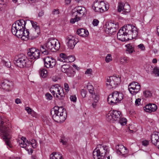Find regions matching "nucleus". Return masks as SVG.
Returning a JSON list of instances; mask_svg holds the SVG:
<instances>
[{
  "instance_id": "59",
  "label": "nucleus",
  "mask_w": 159,
  "mask_h": 159,
  "mask_svg": "<svg viewBox=\"0 0 159 159\" xmlns=\"http://www.w3.org/2000/svg\"><path fill=\"white\" fill-rule=\"evenodd\" d=\"M7 0H0V3L2 5H4L6 3Z\"/></svg>"
},
{
  "instance_id": "8",
  "label": "nucleus",
  "mask_w": 159,
  "mask_h": 159,
  "mask_svg": "<svg viewBox=\"0 0 159 159\" xmlns=\"http://www.w3.org/2000/svg\"><path fill=\"white\" fill-rule=\"evenodd\" d=\"M1 132L2 137L4 140L6 145L7 146V148H12V145L11 144L10 141V139L11 138V130L9 127H5L1 130Z\"/></svg>"
},
{
  "instance_id": "40",
  "label": "nucleus",
  "mask_w": 159,
  "mask_h": 159,
  "mask_svg": "<svg viewBox=\"0 0 159 159\" xmlns=\"http://www.w3.org/2000/svg\"><path fill=\"white\" fill-rule=\"evenodd\" d=\"M70 67H69V66L65 65H63L61 67V70L62 72L65 73L68 69V68Z\"/></svg>"
},
{
  "instance_id": "39",
  "label": "nucleus",
  "mask_w": 159,
  "mask_h": 159,
  "mask_svg": "<svg viewBox=\"0 0 159 159\" xmlns=\"http://www.w3.org/2000/svg\"><path fill=\"white\" fill-rule=\"evenodd\" d=\"M2 62L3 65H4L7 68H10L11 66V62L8 61H6L4 60H2Z\"/></svg>"
},
{
  "instance_id": "47",
  "label": "nucleus",
  "mask_w": 159,
  "mask_h": 159,
  "mask_svg": "<svg viewBox=\"0 0 159 159\" xmlns=\"http://www.w3.org/2000/svg\"><path fill=\"white\" fill-rule=\"evenodd\" d=\"M70 99L71 101L75 102L76 101L77 98L75 95L70 96Z\"/></svg>"
},
{
  "instance_id": "25",
  "label": "nucleus",
  "mask_w": 159,
  "mask_h": 159,
  "mask_svg": "<svg viewBox=\"0 0 159 159\" xmlns=\"http://www.w3.org/2000/svg\"><path fill=\"white\" fill-rule=\"evenodd\" d=\"M98 6H92V8L96 12L98 13H102L104 12L105 10L104 9V7H102L101 6V4L100 3H98Z\"/></svg>"
},
{
  "instance_id": "60",
  "label": "nucleus",
  "mask_w": 159,
  "mask_h": 159,
  "mask_svg": "<svg viewBox=\"0 0 159 159\" xmlns=\"http://www.w3.org/2000/svg\"><path fill=\"white\" fill-rule=\"evenodd\" d=\"M71 0H65V4L67 5L70 4L71 2Z\"/></svg>"
},
{
  "instance_id": "34",
  "label": "nucleus",
  "mask_w": 159,
  "mask_h": 159,
  "mask_svg": "<svg viewBox=\"0 0 159 159\" xmlns=\"http://www.w3.org/2000/svg\"><path fill=\"white\" fill-rule=\"evenodd\" d=\"M39 74L42 77L44 78L47 76V71L45 69H41L40 70Z\"/></svg>"
},
{
  "instance_id": "13",
  "label": "nucleus",
  "mask_w": 159,
  "mask_h": 159,
  "mask_svg": "<svg viewBox=\"0 0 159 159\" xmlns=\"http://www.w3.org/2000/svg\"><path fill=\"white\" fill-rule=\"evenodd\" d=\"M44 66L47 68H52L56 63V60L51 57L47 56L43 59Z\"/></svg>"
},
{
  "instance_id": "21",
  "label": "nucleus",
  "mask_w": 159,
  "mask_h": 159,
  "mask_svg": "<svg viewBox=\"0 0 159 159\" xmlns=\"http://www.w3.org/2000/svg\"><path fill=\"white\" fill-rule=\"evenodd\" d=\"M151 141L154 145L156 146L159 143V133L155 132L151 136Z\"/></svg>"
},
{
  "instance_id": "2",
  "label": "nucleus",
  "mask_w": 159,
  "mask_h": 159,
  "mask_svg": "<svg viewBox=\"0 0 159 159\" xmlns=\"http://www.w3.org/2000/svg\"><path fill=\"white\" fill-rule=\"evenodd\" d=\"M138 35L137 28L131 24H128L121 28L117 34V38L123 42L135 38Z\"/></svg>"
},
{
  "instance_id": "44",
  "label": "nucleus",
  "mask_w": 159,
  "mask_h": 159,
  "mask_svg": "<svg viewBox=\"0 0 159 159\" xmlns=\"http://www.w3.org/2000/svg\"><path fill=\"white\" fill-rule=\"evenodd\" d=\"M88 89L89 93L92 94H93L95 92L93 90V88L92 85H89L88 86Z\"/></svg>"
},
{
  "instance_id": "46",
  "label": "nucleus",
  "mask_w": 159,
  "mask_h": 159,
  "mask_svg": "<svg viewBox=\"0 0 159 159\" xmlns=\"http://www.w3.org/2000/svg\"><path fill=\"white\" fill-rule=\"evenodd\" d=\"M153 72L156 76H159V67L155 68L153 70Z\"/></svg>"
},
{
  "instance_id": "58",
  "label": "nucleus",
  "mask_w": 159,
  "mask_h": 159,
  "mask_svg": "<svg viewBox=\"0 0 159 159\" xmlns=\"http://www.w3.org/2000/svg\"><path fill=\"white\" fill-rule=\"evenodd\" d=\"M138 46L139 48L141 49L142 50H144L145 49V48L143 44H139Z\"/></svg>"
},
{
  "instance_id": "48",
  "label": "nucleus",
  "mask_w": 159,
  "mask_h": 159,
  "mask_svg": "<svg viewBox=\"0 0 159 159\" xmlns=\"http://www.w3.org/2000/svg\"><path fill=\"white\" fill-rule=\"evenodd\" d=\"M142 144L144 146H147L149 144V141L146 140H143L142 142Z\"/></svg>"
},
{
  "instance_id": "61",
  "label": "nucleus",
  "mask_w": 159,
  "mask_h": 159,
  "mask_svg": "<svg viewBox=\"0 0 159 159\" xmlns=\"http://www.w3.org/2000/svg\"><path fill=\"white\" fill-rule=\"evenodd\" d=\"M15 102L17 104L20 103H21L20 100L19 98H17L15 100Z\"/></svg>"
},
{
  "instance_id": "10",
  "label": "nucleus",
  "mask_w": 159,
  "mask_h": 159,
  "mask_svg": "<svg viewBox=\"0 0 159 159\" xmlns=\"http://www.w3.org/2000/svg\"><path fill=\"white\" fill-rule=\"evenodd\" d=\"M128 89L131 94L135 95L140 90L141 86L139 83L136 82H133L129 84Z\"/></svg>"
},
{
  "instance_id": "37",
  "label": "nucleus",
  "mask_w": 159,
  "mask_h": 159,
  "mask_svg": "<svg viewBox=\"0 0 159 159\" xmlns=\"http://www.w3.org/2000/svg\"><path fill=\"white\" fill-rule=\"evenodd\" d=\"M80 18L78 16H76V15L75 16V17L73 18H72L70 20V22L72 24H74L75 22H77L80 20Z\"/></svg>"
},
{
  "instance_id": "19",
  "label": "nucleus",
  "mask_w": 159,
  "mask_h": 159,
  "mask_svg": "<svg viewBox=\"0 0 159 159\" xmlns=\"http://www.w3.org/2000/svg\"><path fill=\"white\" fill-rule=\"evenodd\" d=\"M144 110L147 112H151L155 111L157 108V106L155 104L150 103L146 105L144 107Z\"/></svg>"
},
{
  "instance_id": "62",
  "label": "nucleus",
  "mask_w": 159,
  "mask_h": 159,
  "mask_svg": "<svg viewBox=\"0 0 159 159\" xmlns=\"http://www.w3.org/2000/svg\"><path fill=\"white\" fill-rule=\"evenodd\" d=\"M31 142L30 141H28V140H26L25 144H26V146L31 145Z\"/></svg>"
},
{
  "instance_id": "29",
  "label": "nucleus",
  "mask_w": 159,
  "mask_h": 159,
  "mask_svg": "<svg viewBox=\"0 0 159 159\" xmlns=\"http://www.w3.org/2000/svg\"><path fill=\"white\" fill-rule=\"evenodd\" d=\"M67 56L64 53H61L60 54V56L58 58V60L63 62H66V60L67 59Z\"/></svg>"
},
{
  "instance_id": "24",
  "label": "nucleus",
  "mask_w": 159,
  "mask_h": 159,
  "mask_svg": "<svg viewBox=\"0 0 159 159\" xmlns=\"http://www.w3.org/2000/svg\"><path fill=\"white\" fill-rule=\"evenodd\" d=\"M76 33L79 35L83 37H87L89 33L87 30L82 28L78 29Z\"/></svg>"
},
{
  "instance_id": "55",
  "label": "nucleus",
  "mask_w": 159,
  "mask_h": 159,
  "mask_svg": "<svg viewBox=\"0 0 159 159\" xmlns=\"http://www.w3.org/2000/svg\"><path fill=\"white\" fill-rule=\"evenodd\" d=\"M99 21L98 20L94 19L93 21V24L94 26H97L99 23Z\"/></svg>"
},
{
  "instance_id": "43",
  "label": "nucleus",
  "mask_w": 159,
  "mask_h": 159,
  "mask_svg": "<svg viewBox=\"0 0 159 159\" xmlns=\"http://www.w3.org/2000/svg\"><path fill=\"white\" fill-rule=\"evenodd\" d=\"M91 95L94 101L97 102L99 99V96L98 94H96L95 93Z\"/></svg>"
},
{
  "instance_id": "32",
  "label": "nucleus",
  "mask_w": 159,
  "mask_h": 159,
  "mask_svg": "<svg viewBox=\"0 0 159 159\" xmlns=\"http://www.w3.org/2000/svg\"><path fill=\"white\" fill-rule=\"evenodd\" d=\"M111 80L114 81L115 84L116 86L120 84L121 81L120 78L119 77L111 76Z\"/></svg>"
},
{
  "instance_id": "27",
  "label": "nucleus",
  "mask_w": 159,
  "mask_h": 159,
  "mask_svg": "<svg viewBox=\"0 0 159 159\" xmlns=\"http://www.w3.org/2000/svg\"><path fill=\"white\" fill-rule=\"evenodd\" d=\"M65 73H66L68 76L72 77L74 76L75 72L72 67H70Z\"/></svg>"
},
{
  "instance_id": "41",
  "label": "nucleus",
  "mask_w": 159,
  "mask_h": 159,
  "mask_svg": "<svg viewBox=\"0 0 159 159\" xmlns=\"http://www.w3.org/2000/svg\"><path fill=\"white\" fill-rule=\"evenodd\" d=\"M100 3L101 4L102 6L104 7V8H105V11H107L109 8V5L108 4H106L103 1H101Z\"/></svg>"
},
{
  "instance_id": "36",
  "label": "nucleus",
  "mask_w": 159,
  "mask_h": 159,
  "mask_svg": "<svg viewBox=\"0 0 159 159\" xmlns=\"http://www.w3.org/2000/svg\"><path fill=\"white\" fill-rule=\"evenodd\" d=\"M75 60V57L73 56H67V59L66 60V62H71L74 61Z\"/></svg>"
},
{
  "instance_id": "6",
  "label": "nucleus",
  "mask_w": 159,
  "mask_h": 159,
  "mask_svg": "<svg viewBox=\"0 0 159 159\" xmlns=\"http://www.w3.org/2000/svg\"><path fill=\"white\" fill-rule=\"evenodd\" d=\"M109 150L108 146L106 145L100 146L99 148H96L93 152V158H95V156L97 157V159H103L106 154L109 153Z\"/></svg>"
},
{
  "instance_id": "49",
  "label": "nucleus",
  "mask_w": 159,
  "mask_h": 159,
  "mask_svg": "<svg viewBox=\"0 0 159 159\" xmlns=\"http://www.w3.org/2000/svg\"><path fill=\"white\" fill-rule=\"evenodd\" d=\"M92 70L91 69H87L85 72V74L89 75H90L92 74Z\"/></svg>"
},
{
  "instance_id": "31",
  "label": "nucleus",
  "mask_w": 159,
  "mask_h": 159,
  "mask_svg": "<svg viewBox=\"0 0 159 159\" xmlns=\"http://www.w3.org/2000/svg\"><path fill=\"white\" fill-rule=\"evenodd\" d=\"M26 139L24 137H22L21 140H19V143L20 146L22 148H25L26 147V144H25Z\"/></svg>"
},
{
  "instance_id": "57",
  "label": "nucleus",
  "mask_w": 159,
  "mask_h": 159,
  "mask_svg": "<svg viewBox=\"0 0 159 159\" xmlns=\"http://www.w3.org/2000/svg\"><path fill=\"white\" fill-rule=\"evenodd\" d=\"M44 14V11L43 10H41L38 14V16L39 17H40L42 16H43Z\"/></svg>"
},
{
  "instance_id": "12",
  "label": "nucleus",
  "mask_w": 159,
  "mask_h": 159,
  "mask_svg": "<svg viewBox=\"0 0 159 159\" xmlns=\"http://www.w3.org/2000/svg\"><path fill=\"white\" fill-rule=\"evenodd\" d=\"M14 84L13 82L8 80L5 79L2 82L1 88L4 90L9 92L11 91L13 88Z\"/></svg>"
},
{
  "instance_id": "26",
  "label": "nucleus",
  "mask_w": 159,
  "mask_h": 159,
  "mask_svg": "<svg viewBox=\"0 0 159 159\" xmlns=\"http://www.w3.org/2000/svg\"><path fill=\"white\" fill-rule=\"evenodd\" d=\"M50 157V159H63L62 154L59 152H53Z\"/></svg>"
},
{
  "instance_id": "35",
  "label": "nucleus",
  "mask_w": 159,
  "mask_h": 159,
  "mask_svg": "<svg viewBox=\"0 0 159 159\" xmlns=\"http://www.w3.org/2000/svg\"><path fill=\"white\" fill-rule=\"evenodd\" d=\"M119 122L122 125H124L126 124L127 119L125 118H122V117L119 120Z\"/></svg>"
},
{
  "instance_id": "64",
  "label": "nucleus",
  "mask_w": 159,
  "mask_h": 159,
  "mask_svg": "<svg viewBox=\"0 0 159 159\" xmlns=\"http://www.w3.org/2000/svg\"><path fill=\"white\" fill-rule=\"evenodd\" d=\"M157 35L159 36V25L157 27Z\"/></svg>"
},
{
  "instance_id": "1",
  "label": "nucleus",
  "mask_w": 159,
  "mask_h": 159,
  "mask_svg": "<svg viewBox=\"0 0 159 159\" xmlns=\"http://www.w3.org/2000/svg\"><path fill=\"white\" fill-rule=\"evenodd\" d=\"M26 23V21L23 19L16 21L12 25L11 32L12 34L23 39L29 38L32 40L37 38L40 33L39 26L37 25L36 22L31 21L33 28L30 32L28 29L25 30Z\"/></svg>"
},
{
  "instance_id": "28",
  "label": "nucleus",
  "mask_w": 159,
  "mask_h": 159,
  "mask_svg": "<svg viewBox=\"0 0 159 159\" xmlns=\"http://www.w3.org/2000/svg\"><path fill=\"white\" fill-rule=\"evenodd\" d=\"M57 94L58 97H56L60 100H63L65 97V93L63 91V89L60 88L59 90V92H57Z\"/></svg>"
},
{
  "instance_id": "20",
  "label": "nucleus",
  "mask_w": 159,
  "mask_h": 159,
  "mask_svg": "<svg viewBox=\"0 0 159 159\" xmlns=\"http://www.w3.org/2000/svg\"><path fill=\"white\" fill-rule=\"evenodd\" d=\"M60 87L58 84H55L52 85L50 89V91L52 94L55 97H58V95L57 94V92H59Z\"/></svg>"
},
{
  "instance_id": "23",
  "label": "nucleus",
  "mask_w": 159,
  "mask_h": 159,
  "mask_svg": "<svg viewBox=\"0 0 159 159\" xmlns=\"http://www.w3.org/2000/svg\"><path fill=\"white\" fill-rule=\"evenodd\" d=\"M106 85L107 87L109 89H111L115 87L116 85L115 84L114 80H111V76L107 77V79Z\"/></svg>"
},
{
  "instance_id": "7",
  "label": "nucleus",
  "mask_w": 159,
  "mask_h": 159,
  "mask_svg": "<svg viewBox=\"0 0 159 159\" xmlns=\"http://www.w3.org/2000/svg\"><path fill=\"white\" fill-rule=\"evenodd\" d=\"M123 96L122 93L115 91L112 94L109 95L107 98V101L110 104L115 105L123 99Z\"/></svg>"
},
{
  "instance_id": "42",
  "label": "nucleus",
  "mask_w": 159,
  "mask_h": 159,
  "mask_svg": "<svg viewBox=\"0 0 159 159\" xmlns=\"http://www.w3.org/2000/svg\"><path fill=\"white\" fill-rule=\"evenodd\" d=\"M25 110L27 111L29 114H30L33 116V114H34V112L32 110L31 108L29 107H26L25 108Z\"/></svg>"
},
{
  "instance_id": "17",
  "label": "nucleus",
  "mask_w": 159,
  "mask_h": 159,
  "mask_svg": "<svg viewBox=\"0 0 159 159\" xmlns=\"http://www.w3.org/2000/svg\"><path fill=\"white\" fill-rule=\"evenodd\" d=\"M74 10L75 11L73 12V14H75V12H76V16H78L80 18L86 14L87 11L86 8L82 6H78L74 8Z\"/></svg>"
},
{
  "instance_id": "56",
  "label": "nucleus",
  "mask_w": 159,
  "mask_h": 159,
  "mask_svg": "<svg viewBox=\"0 0 159 159\" xmlns=\"http://www.w3.org/2000/svg\"><path fill=\"white\" fill-rule=\"evenodd\" d=\"M52 13L53 15H58L59 14V9H54L52 11Z\"/></svg>"
},
{
  "instance_id": "54",
  "label": "nucleus",
  "mask_w": 159,
  "mask_h": 159,
  "mask_svg": "<svg viewBox=\"0 0 159 159\" xmlns=\"http://www.w3.org/2000/svg\"><path fill=\"white\" fill-rule=\"evenodd\" d=\"M81 94L83 98H85L86 96L87 92L84 90H82L81 91Z\"/></svg>"
},
{
  "instance_id": "14",
  "label": "nucleus",
  "mask_w": 159,
  "mask_h": 159,
  "mask_svg": "<svg viewBox=\"0 0 159 159\" xmlns=\"http://www.w3.org/2000/svg\"><path fill=\"white\" fill-rule=\"evenodd\" d=\"M27 54L31 59H37L39 57L40 52L35 48H32L28 50Z\"/></svg>"
},
{
  "instance_id": "9",
  "label": "nucleus",
  "mask_w": 159,
  "mask_h": 159,
  "mask_svg": "<svg viewBox=\"0 0 159 159\" xmlns=\"http://www.w3.org/2000/svg\"><path fill=\"white\" fill-rule=\"evenodd\" d=\"M122 116L121 112L119 111L113 110L110 111L106 116L107 121L113 123L118 120Z\"/></svg>"
},
{
  "instance_id": "33",
  "label": "nucleus",
  "mask_w": 159,
  "mask_h": 159,
  "mask_svg": "<svg viewBox=\"0 0 159 159\" xmlns=\"http://www.w3.org/2000/svg\"><path fill=\"white\" fill-rule=\"evenodd\" d=\"M126 47L127 48L126 50L129 53H132L134 51V48L130 44H128L126 45Z\"/></svg>"
},
{
  "instance_id": "22",
  "label": "nucleus",
  "mask_w": 159,
  "mask_h": 159,
  "mask_svg": "<svg viewBox=\"0 0 159 159\" xmlns=\"http://www.w3.org/2000/svg\"><path fill=\"white\" fill-rule=\"evenodd\" d=\"M151 141L154 145L156 146L159 143V133L155 132L151 136Z\"/></svg>"
},
{
  "instance_id": "11",
  "label": "nucleus",
  "mask_w": 159,
  "mask_h": 159,
  "mask_svg": "<svg viewBox=\"0 0 159 159\" xmlns=\"http://www.w3.org/2000/svg\"><path fill=\"white\" fill-rule=\"evenodd\" d=\"M119 24L118 22L113 21L110 22L107 25L105 32L107 34H112L113 33L116 32L118 29Z\"/></svg>"
},
{
  "instance_id": "30",
  "label": "nucleus",
  "mask_w": 159,
  "mask_h": 159,
  "mask_svg": "<svg viewBox=\"0 0 159 159\" xmlns=\"http://www.w3.org/2000/svg\"><path fill=\"white\" fill-rule=\"evenodd\" d=\"M119 60L121 64H124L129 62V58L127 57H120Z\"/></svg>"
},
{
  "instance_id": "53",
  "label": "nucleus",
  "mask_w": 159,
  "mask_h": 159,
  "mask_svg": "<svg viewBox=\"0 0 159 159\" xmlns=\"http://www.w3.org/2000/svg\"><path fill=\"white\" fill-rule=\"evenodd\" d=\"M65 89L67 92L70 90V88L68 84L66 83L64 84Z\"/></svg>"
},
{
  "instance_id": "5",
  "label": "nucleus",
  "mask_w": 159,
  "mask_h": 159,
  "mask_svg": "<svg viewBox=\"0 0 159 159\" xmlns=\"http://www.w3.org/2000/svg\"><path fill=\"white\" fill-rule=\"evenodd\" d=\"M14 63L17 66L23 68L29 67L30 62L25 55L20 54L15 58Z\"/></svg>"
},
{
  "instance_id": "3",
  "label": "nucleus",
  "mask_w": 159,
  "mask_h": 159,
  "mask_svg": "<svg viewBox=\"0 0 159 159\" xmlns=\"http://www.w3.org/2000/svg\"><path fill=\"white\" fill-rule=\"evenodd\" d=\"M60 44L59 41L53 38L49 39L46 44L42 45L40 47V51L45 55H48L50 51L54 52L59 50Z\"/></svg>"
},
{
  "instance_id": "63",
  "label": "nucleus",
  "mask_w": 159,
  "mask_h": 159,
  "mask_svg": "<svg viewBox=\"0 0 159 159\" xmlns=\"http://www.w3.org/2000/svg\"><path fill=\"white\" fill-rule=\"evenodd\" d=\"M31 145L32 146V147L33 148H35L37 146L36 143H33L32 144H31Z\"/></svg>"
},
{
  "instance_id": "16",
  "label": "nucleus",
  "mask_w": 159,
  "mask_h": 159,
  "mask_svg": "<svg viewBox=\"0 0 159 159\" xmlns=\"http://www.w3.org/2000/svg\"><path fill=\"white\" fill-rule=\"evenodd\" d=\"M116 153L119 155H121L123 157H125L128 153L129 151L127 148L122 145H118L116 146Z\"/></svg>"
},
{
  "instance_id": "45",
  "label": "nucleus",
  "mask_w": 159,
  "mask_h": 159,
  "mask_svg": "<svg viewBox=\"0 0 159 159\" xmlns=\"http://www.w3.org/2000/svg\"><path fill=\"white\" fill-rule=\"evenodd\" d=\"M143 95L146 98L148 97L151 96V93L150 91L146 90L143 92Z\"/></svg>"
},
{
  "instance_id": "52",
  "label": "nucleus",
  "mask_w": 159,
  "mask_h": 159,
  "mask_svg": "<svg viewBox=\"0 0 159 159\" xmlns=\"http://www.w3.org/2000/svg\"><path fill=\"white\" fill-rule=\"evenodd\" d=\"M141 99L138 98L136 99L135 101V105L136 106H138L140 104Z\"/></svg>"
},
{
  "instance_id": "4",
  "label": "nucleus",
  "mask_w": 159,
  "mask_h": 159,
  "mask_svg": "<svg viewBox=\"0 0 159 159\" xmlns=\"http://www.w3.org/2000/svg\"><path fill=\"white\" fill-rule=\"evenodd\" d=\"M51 114L53 120L57 122H63L66 119V110L62 107L56 106L51 110Z\"/></svg>"
},
{
  "instance_id": "50",
  "label": "nucleus",
  "mask_w": 159,
  "mask_h": 159,
  "mask_svg": "<svg viewBox=\"0 0 159 159\" xmlns=\"http://www.w3.org/2000/svg\"><path fill=\"white\" fill-rule=\"evenodd\" d=\"M60 142L62 143L63 145H66L67 144V139L65 138L61 139Z\"/></svg>"
},
{
  "instance_id": "38",
  "label": "nucleus",
  "mask_w": 159,
  "mask_h": 159,
  "mask_svg": "<svg viewBox=\"0 0 159 159\" xmlns=\"http://www.w3.org/2000/svg\"><path fill=\"white\" fill-rule=\"evenodd\" d=\"M112 58L111 55L110 54H108L105 57V61L106 62L108 63L112 60Z\"/></svg>"
},
{
  "instance_id": "51",
  "label": "nucleus",
  "mask_w": 159,
  "mask_h": 159,
  "mask_svg": "<svg viewBox=\"0 0 159 159\" xmlns=\"http://www.w3.org/2000/svg\"><path fill=\"white\" fill-rule=\"evenodd\" d=\"M45 96L47 99L49 100H51L52 98L51 95L48 93H47L45 94Z\"/></svg>"
},
{
  "instance_id": "15",
  "label": "nucleus",
  "mask_w": 159,
  "mask_h": 159,
  "mask_svg": "<svg viewBox=\"0 0 159 159\" xmlns=\"http://www.w3.org/2000/svg\"><path fill=\"white\" fill-rule=\"evenodd\" d=\"M118 10L119 12L122 11V14H126L129 12L130 11V7L127 3L124 4L123 3L120 2L118 3Z\"/></svg>"
},
{
  "instance_id": "18",
  "label": "nucleus",
  "mask_w": 159,
  "mask_h": 159,
  "mask_svg": "<svg viewBox=\"0 0 159 159\" xmlns=\"http://www.w3.org/2000/svg\"><path fill=\"white\" fill-rule=\"evenodd\" d=\"M66 41L67 42V45L68 48L72 49L74 48L78 41L75 40L74 37L70 35L67 37Z\"/></svg>"
}]
</instances>
